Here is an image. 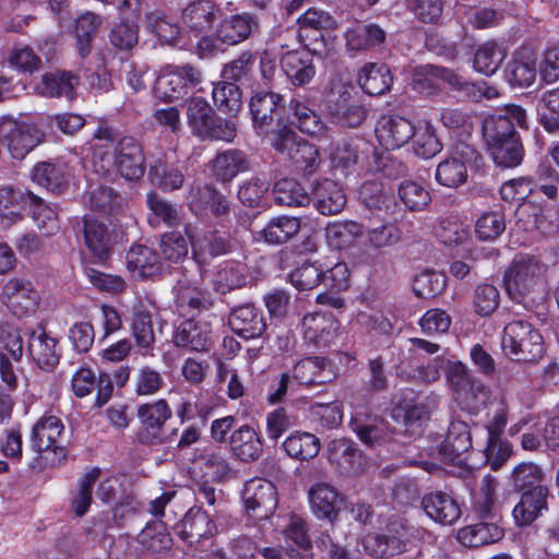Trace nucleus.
Listing matches in <instances>:
<instances>
[{
	"label": "nucleus",
	"instance_id": "1",
	"mask_svg": "<svg viewBox=\"0 0 559 559\" xmlns=\"http://www.w3.org/2000/svg\"><path fill=\"white\" fill-rule=\"evenodd\" d=\"M127 180H138L145 171V157L142 146L132 138H123L114 144L111 132L99 128L91 143L90 152L83 158V168L90 176L104 177L112 168Z\"/></svg>",
	"mask_w": 559,
	"mask_h": 559
},
{
	"label": "nucleus",
	"instance_id": "2",
	"mask_svg": "<svg viewBox=\"0 0 559 559\" xmlns=\"http://www.w3.org/2000/svg\"><path fill=\"white\" fill-rule=\"evenodd\" d=\"M546 265L533 255H518L504 273V287L511 299L532 307L546 299Z\"/></svg>",
	"mask_w": 559,
	"mask_h": 559
},
{
	"label": "nucleus",
	"instance_id": "3",
	"mask_svg": "<svg viewBox=\"0 0 559 559\" xmlns=\"http://www.w3.org/2000/svg\"><path fill=\"white\" fill-rule=\"evenodd\" d=\"M501 348L507 357L518 361H537L546 353L543 335L524 320H513L504 326Z\"/></svg>",
	"mask_w": 559,
	"mask_h": 559
},
{
	"label": "nucleus",
	"instance_id": "4",
	"mask_svg": "<svg viewBox=\"0 0 559 559\" xmlns=\"http://www.w3.org/2000/svg\"><path fill=\"white\" fill-rule=\"evenodd\" d=\"M447 381L453 400L463 411L477 413L489 400V388L473 378L460 360L448 362Z\"/></svg>",
	"mask_w": 559,
	"mask_h": 559
},
{
	"label": "nucleus",
	"instance_id": "5",
	"mask_svg": "<svg viewBox=\"0 0 559 559\" xmlns=\"http://www.w3.org/2000/svg\"><path fill=\"white\" fill-rule=\"evenodd\" d=\"M202 82L201 71L190 63L164 66L154 85V94L165 102L185 97Z\"/></svg>",
	"mask_w": 559,
	"mask_h": 559
},
{
	"label": "nucleus",
	"instance_id": "6",
	"mask_svg": "<svg viewBox=\"0 0 559 559\" xmlns=\"http://www.w3.org/2000/svg\"><path fill=\"white\" fill-rule=\"evenodd\" d=\"M29 442L37 454H49L50 464L60 463L67 456L64 425L55 415H44L33 426Z\"/></svg>",
	"mask_w": 559,
	"mask_h": 559
},
{
	"label": "nucleus",
	"instance_id": "7",
	"mask_svg": "<svg viewBox=\"0 0 559 559\" xmlns=\"http://www.w3.org/2000/svg\"><path fill=\"white\" fill-rule=\"evenodd\" d=\"M0 301L15 317H27L36 311L40 296L29 280L11 277L2 286Z\"/></svg>",
	"mask_w": 559,
	"mask_h": 559
},
{
	"label": "nucleus",
	"instance_id": "8",
	"mask_svg": "<svg viewBox=\"0 0 559 559\" xmlns=\"http://www.w3.org/2000/svg\"><path fill=\"white\" fill-rule=\"evenodd\" d=\"M273 147L290 159L305 173H312L319 162L317 147L298 136L287 127L276 131L272 140Z\"/></svg>",
	"mask_w": 559,
	"mask_h": 559
},
{
	"label": "nucleus",
	"instance_id": "9",
	"mask_svg": "<svg viewBox=\"0 0 559 559\" xmlns=\"http://www.w3.org/2000/svg\"><path fill=\"white\" fill-rule=\"evenodd\" d=\"M281 95L272 92L257 93L250 102V112L253 127L260 133H267L275 127L283 129L285 126V107Z\"/></svg>",
	"mask_w": 559,
	"mask_h": 559
},
{
	"label": "nucleus",
	"instance_id": "10",
	"mask_svg": "<svg viewBox=\"0 0 559 559\" xmlns=\"http://www.w3.org/2000/svg\"><path fill=\"white\" fill-rule=\"evenodd\" d=\"M515 127L526 128V111L516 105H508L497 114L484 120V138L487 141H502L511 136H519Z\"/></svg>",
	"mask_w": 559,
	"mask_h": 559
},
{
	"label": "nucleus",
	"instance_id": "11",
	"mask_svg": "<svg viewBox=\"0 0 559 559\" xmlns=\"http://www.w3.org/2000/svg\"><path fill=\"white\" fill-rule=\"evenodd\" d=\"M242 500L248 512L263 519L272 514L277 507V492L272 481L264 478H253L246 483Z\"/></svg>",
	"mask_w": 559,
	"mask_h": 559
},
{
	"label": "nucleus",
	"instance_id": "12",
	"mask_svg": "<svg viewBox=\"0 0 559 559\" xmlns=\"http://www.w3.org/2000/svg\"><path fill=\"white\" fill-rule=\"evenodd\" d=\"M414 120L402 116H383L376 126V138L384 150H396L414 136Z\"/></svg>",
	"mask_w": 559,
	"mask_h": 559
},
{
	"label": "nucleus",
	"instance_id": "13",
	"mask_svg": "<svg viewBox=\"0 0 559 559\" xmlns=\"http://www.w3.org/2000/svg\"><path fill=\"white\" fill-rule=\"evenodd\" d=\"M474 151L465 144L456 146L455 151L439 163L436 169V180L448 188H457L465 183L468 177L467 163Z\"/></svg>",
	"mask_w": 559,
	"mask_h": 559
},
{
	"label": "nucleus",
	"instance_id": "14",
	"mask_svg": "<svg viewBox=\"0 0 559 559\" xmlns=\"http://www.w3.org/2000/svg\"><path fill=\"white\" fill-rule=\"evenodd\" d=\"M301 328L308 343L317 348H325L335 342L340 323L331 314L313 312L304 317Z\"/></svg>",
	"mask_w": 559,
	"mask_h": 559
},
{
	"label": "nucleus",
	"instance_id": "15",
	"mask_svg": "<svg viewBox=\"0 0 559 559\" xmlns=\"http://www.w3.org/2000/svg\"><path fill=\"white\" fill-rule=\"evenodd\" d=\"M173 341L177 347L191 352H205L213 344V330L209 321L186 320L175 330Z\"/></svg>",
	"mask_w": 559,
	"mask_h": 559
},
{
	"label": "nucleus",
	"instance_id": "16",
	"mask_svg": "<svg viewBox=\"0 0 559 559\" xmlns=\"http://www.w3.org/2000/svg\"><path fill=\"white\" fill-rule=\"evenodd\" d=\"M508 421V407L502 401L490 415L486 424L488 443L486 456L492 468H498L509 454L508 444L500 443V436Z\"/></svg>",
	"mask_w": 559,
	"mask_h": 559
},
{
	"label": "nucleus",
	"instance_id": "17",
	"mask_svg": "<svg viewBox=\"0 0 559 559\" xmlns=\"http://www.w3.org/2000/svg\"><path fill=\"white\" fill-rule=\"evenodd\" d=\"M127 270L133 278H155L162 272V262L154 249L144 245L132 246L126 255Z\"/></svg>",
	"mask_w": 559,
	"mask_h": 559
},
{
	"label": "nucleus",
	"instance_id": "18",
	"mask_svg": "<svg viewBox=\"0 0 559 559\" xmlns=\"http://www.w3.org/2000/svg\"><path fill=\"white\" fill-rule=\"evenodd\" d=\"M215 533L216 525L210 515L201 510L189 511L181 522V537L190 545L205 548L211 544Z\"/></svg>",
	"mask_w": 559,
	"mask_h": 559
},
{
	"label": "nucleus",
	"instance_id": "19",
	"mask_svg": "<svg viewBox=\"0 0 559 559\" xmlns=\"http://www.w3.org/2000/svg\"><path fill=\"white\" fill-rule=\"evenodd\" d=\"M259 27L260 22L257 16L249 13L235 14L219 23L217 36L221 44L233 46L248 39Z\"/></svg>",
	"mask_w": 559,
	"mask_h": 559
},
{
	"label": "nucleus",
	"instance_id": "20",
	"mask_svg": "<svg viewBox=\"0 0 559 559\" xmlns=\"http://www.w3.org/2000/svg\"><path fill=\"white\" fill-rule=\"evenodd\" d=\"M292 377L296 384L300 386L331 382L336 377V373L332 365L324 358L309 357L294 365Z\"/></svg>",
	"mask_w": 559,
	"mask_h": 559
},
{
	"label": "nucleus",
	"instance_id": "21",
	"mask_svg": "<svg viewBox=\"0 0 559 559\" xmlns=\"http://www.w3.org/2000/svg\"><path fill=\"white\" fill-rule=\"evenodd\" d=\"M281 67L292 84L302 86L316 75L313 56L307 49L288 51L281 59Z\"/></svg>",
	"mask_w": 559,
	"mask_h": 559
},
{
	"label": "nucleus",
	"instance_id": "22",
	"mask_svg": "<svg viewBox=\"0 0 559 559\" xmlns=\"http://www.w3.org/2000/svg\"><path fill=\"white\" fill-rule=\"evenodd\" d=\"M426 514L442 525H452L461 516V508L453 497L435 491L426 495L421 501Z\"/></svg>",
	"mask_w": 559,
	"mask_h": 559
},
{
	"label": "nucleus",
	"instance_id": "23",
	"mask_svg": "<svg viewBox=\"0 0 559 559\" xmlns=\"http://www.w3.org/2000/svg\"><path fill=\"white\" fill-rule=\"evenodd\" d=\"M188 204L198 215L210 211L216 216H223L229 211L228 200L210 186H193L188 194Z\"/></svg>",
	"mask_w": 559,
	"mask_h": 559
},
{
	"label": "nucleus",
	"instance_id": "24",
	"mask_svg": "<svg viewBox=\"0 0 559 559\" xmlns=\"http://www.w3.org/2000/svg\"><path fill=\"white\" fill-rule=\"evenodd\" d=\"M228 322L231 330L243 338L259 337L266 328L262 313L253 305L235 308Z\"/></svg>",
	"mask_w": 559,
	"mask_h": 559
},
{
	"label": "nucleus",
	"instance_id": "25",
	"mask_svg": "<svg viewBox=\"0 0 559 559\" xmlns=\"http://www.w3.org/2000/svg\"><path fill=\"white\" fill-rule=\"evenodd\" d=\"M186 234L190 239L193 258L199 264L205 263L210 258L227 252L228 245L226 240L215 233L198 231L187 226Z\"/></svg>",
	"mask_w": 559,
	"mask_h": 559
},
{
	"label": "nucleus",
	"instance_id": "26",
	"mask_svg": "<svg viewBox=\"0 0 559 559\" xmlns=\"http://www.w3.org/2000/svg\"><path fill=\"white\" fill-rule=\"evenodd\" d=\"M547 497L548 489L544 486H536L525 491L512 512L516 524L520 526L532 524L544 510H547Z\"/></svg>",
	"mask_w": 559,
	"mask_h": 559
},
{
	"label": "nucleus",
	"instance_id": "27",
	"mask_svg": "<svg viewBox=\"0 0 559 559\" xmlns=\"http://www.w3.org/2000/svg\"><path fill=\"white\" fill-rule=\"evenodd\" d=\"M309 502L313 514L333 522L340 511L341 497L337 490L325 483L313 485L309 490Z\"/></svg>",
	"mask_w": 559,
	"mask_h": 559
},
{
	"label": "nucleus",
	"instance_id": "28",
	"mask_svg": "<svg viewBox=\"0 0 559 559\" xmlns=\"http://www.w3.org/2000/svg\"><path fill=\"white\" fill-rule=\"evenodd\" d=\"M316 209L323 215H336L346 204L343 188L335 181L324 179L316 185L312 191Z\"/></svg>",
	"mask_w": 559,
	"mask_h": 559
},
{
	"label": "nucleus",
	"instance_id": "29",
	"mask_svg": "<svg viewBox=\"0 0 559 559\" xmlns=\"http://www.w3.org/2000/svg\"><path fill=\"white\" fill-rule=\"evenodd\" d=\"M56 346V338L48 335L43 328L34 330L29 335L28 352L44 370H51L58 365L59 354Z\"/></svg>",
	"mask_w": 559,
	"mask_h": 559
},
{
	"label": "nucleus",
	"instance_id": "30",
	"mask_svg": "<svg viewBox=\"0 0 559 559\" xmlns=\"http://www.w3.org/2000/svg\"><path fill=\"white\" fill-rule=\"evenodd\" d=\"M230 450L242 462L257 461L263 451V443L258 432L243 425L236 429L229 439Z\"/></svg>",
	"mask_w": 559,
	"mask_h": 559
},
{
	"label": "nucleus",
	"instance_id": "31",
	"mask_svg": "<svg viewBox=\"0 0 559 559\" xmlns=\"http://www.w3.org/2000/svg\"><path fill=\"white\" fill-rule=\"evenodd\" d=\"M471 448V433L466 424L453 423L441 447L443 460L451 464H461L465 461V454Z\"/></svg>",
	"mask_w": 559,
	"mask_h": 559
},
{
	"label": "nucleus",
	"instance_id": "32",
	"mask_svg": "<svg viewBox=\"0 0 559 559\" xmlns=\"http://www.w3.org/2000/svg\"><path fill=\"white\" fill-rule=\"evenodd\" d=\"M507 56V48L502 43L496 40L484 41L475 49L473 68L475 71L490 76L498 71Z\"/></svg>",
	"mask_w": 559,
	"mask_h": 559
},
{
	"label": "nucleus",
	"instance_id": "33",
	"mask_svg": "<svg viewBox=\"0 0 559 559\" xmlns=\"http://www.w3.org/2000/svg\"><path fill=\"white\" fill-rule=\"evenodd\" d=\"M32 192H24L11 186L0 187V216L8 224L22 219L27 206L32 203Z\"/></svg>",
	"mask_w": 559,
	"mask_h": 559
},
{
	"label": "nucleus",
	"instance_id": "34",
	"mask_svg": "<svg viewBox=\"0 0 559 559\" xmlns=\"http://www.w3.org/2000/svg\"><path fill=\"white\" fill-rule=\"evenodd\" d=\"M218 9L212 0L191 1L181 14L182 23L191 31L202 32L212 26Z\"/></svg>",
	"mask_w": 559,
	"mask_h": 559
},
{
	"label": "nucleus",
	"instance_id": "35",
	"mask_svg": "<svg viewBox=\"0 0 559 559\" xmlns=\"http://www.w3.org/2000/svg\"><path fill=\"white\" fill-rule=\"evenodd\" d=\"M346 46L353 51L369 50L385 39L384 31L377 24L356 23L345 34Z\"/></svg>",
	"mask_w": 559,
	"mask_h": 559
},
{
	"label": "nucleus",
	"instance_id": "36",
	"mask_svg": "<svg viewBox=\"0 0 559 559\" xmlns=\"http://www.w3.org/2000/svg\"><path fill=\"white\" fill-rule=\"evenodd\" d=\"M78 84L79 78L71 72L45 73L35 85V91L45 97H70Z\"/></svg>",
	"mask_w": 559,
	"mask_h": 559
},
{
	"label": "nucleus",
	"instance_id": "37",
	"mask_svg": "<svg viewBox=\"0 0 559 559\" xmlns=\"http://www.w3.org/2000/svg\"><path fill=\"white\" fill-rule=\"evenodd\" d=\"M300 230V221L294 216L281 215L273 217L259 233V239L269 245H281Z\"/></svg>",
	"mask_w": 559,
	"mask_h": 559
},
{
	"label": "nucleus",
	"instance_id": "38",
	"mask_svg": "<svg viewBox=\"0 0 559 559\" xmlns=\"http://www.w3.org/2000/svg\"><path fill=\"white\" fill-rule=\"evenodd\" d=\"M503 537V530L496 523L480 522L461 528L457 540L466 547H480L492 544Z\"/></svg>",
	"mask_w": 559,
	"mask_h": 559
},
{
	"label": "nucleus",
	"instance_id": "39",
	"mask_svg": "<svg viewBox=\"0 0 559 559\" xmlns=\"http://www.w3.org/2000/svg\"><path fill=\"white\" fill-rule=\"evenodd\" d=\"M414 126V136L411 140L415 154L423 158L433 157L441 151L442 145L432 123L427 119H416Z\"/></svg>",
	"mask_w": 559,
	"mask_h": 559
},
{
	"label": "nucleus",
	"instance_id": "40",
	"mask_svg": "<svg viewBox=\"0 0 559 559\" xmlns=\"http://www.w3.org/2000/svg\"><path fill=\"white\" fill-rule=\"evenodd\" d=\"M358 82L365 93L381 95L390 88L392 76L386 66L368 63L360 70Z\"/></svg>",
	"mask_w": 559,
	"mask_h": 559
},
{
	"label": "nucleus",
	"instance_id": "41",
	"mask_svg": "<svg viewBox=\"0 0 559 559\" xmlns=\"http://www.w3.org/2000/svg\"><path fill=\"white\" fill-rule=\"evenodd\" d=\"M362 235V226L354 221H336L325 227L328 243L338 250L352 247L355 240Z\"/></svg>",
	"mask_w": 559,
	"mask_h": 559
},
{
	"label": "nucleus",
	"instance_id": "42",
	"mask_svg": "<svg viewBox=\"0 0 559 559\" xmlns=\"http://www.w3.org/2000/svg\"><path fill=\"white\" fill-rule=\"evenodd\" d=\"M248 164L245 155L236 150H227L217 156L212 162V171L214 176L221 181H230L238 174L245 171Z\"/></svg>",
	"mask_w": 559,
	"mask_h": 559
},
{
	"label": "nucleus",
	"instance_id": "43",
	"mask_svg": "<svg viewBox=\"0 0 559 559\" xmlns=\"http://www.w3.org/2000/svg\"><path fill=\"white\" fill-rule=\"evenodd\" d=\"M187 122L191 132L202 139L207 134L215 114L211 105L202 97H192L187 104Z\"/></svg>",
	"mask_w": 559,
	"mask_h": 559
},
{
	"label": "nucleus",
	"instance_id": "44",
	"mask_svg": "<svg viewBox=\"0 0 559 559\" xmlns=\"http://www.w3.org/2000/svg\"><path fill=\"white\" fill-rule=\"evenodd\" d=\"M287 455L296 460H310L320 451L319 439L310 432L295 431L283 442Z\"/></svg>",
	"mask_w": 559,
	"mask_h": 559
},
{
	"label": "nucleus",
	"instance_id": "45",
	"mask_svg": "<svg viewBox=\"0 0 559 559\" xmlns=\"http://www.w3.org/2000/svg\"><path fill=\"white\" fill-rule=\"evenodd\" d=\"M495 163L503 167H515L523 159V146L519 136H511L502 141L486 142Z\"/></svg>",
	"mask_w": 559,
	"mask_h": 559
},
{
	"label": "nucleus",
	"instance_id": "46",
	"mask_svg": "<svg viewBox=\"0 0 559 559\" xmlns=\"http://www.w3.org/2000/svg\"><path fill=\"white\" fill-rule=\"evenodd\" d=\"M85 242L90 251L99 260L108 257L111 248V238L105 225L97 219H84Z\"/></svg>",
	"mask_w": 559,
	"mask_h": 559
},
{
	"label": "nucleus",
	"instance_id": "47",
	"mask_svg": "<svg viewBox=\"0 0 559 559\" xmlns=\"http://www.w3.org/2000/svg\"><path fill=\"white\" fill-rule=\"evenodd\" d=\"M497 488L498 481L493 476L488 474L481 477L473 497L475 511L481 519L493 518Z\"/></svg>",
	"mask_w": 559,
	"mask_h": 559
},
{
	"label": "nucleus",
	"instance_id": "48",
	"mask_svg": "<svg viewBox=\"0 0 559 559\" xmlns=\"http://www.w3.org/2000/svg\"><path fill=\"white\" fill-rule=\"evenodd\" d=\"M32 179L38 186L55 193L62 192L68 185L63 167L46 162L39 163L33 168Z\"/></svg>",
	"mask_w": 559,
	"mask_h": 559
},
{
	"label": "nucleus",
	"instance_id": "49",
	"mask_svg": "<svg viewBox=\"0 0 559 559\" xmlns=\"http://www.w3.org/2000/svg\"><path fill=\"white\" fill-rule=\"evenodd\" d=\"M100 476L99 468H92L79 481L76 489L71 492V509L78 516H83L90 509L92 493Z\"/></svg>",
	"mask_w": 559,
	"mask_h": 559
},
{
	"label": "nucleus",
	"instance_id": "50",
	"mask_svg": "<svg viewBox=\"0 0 559 559\" xmlns=\"http://www.w3.org/2000/svg\"><path fill=\"white\" fill-rule=\"evenodd\" d=\"M245 281V266L238 262L223 263L212 278L214 289L221 294L240 288Z\"/></svg>",
	"mask_w": 559,
	"mask_h": 559
},
{
	"label": "nucleus",
	"instance_id": "51",
	"mask_svg": "<svg viewBox=\"0 0 559 559\" xmlns=\"http://www.w3.org/2000/svg\"><path fill=\"white\" fill-rule=\"evenodd\" d=\"M177 301L181 307L200 309L209 302V294L198 280H180L176 286Z\"/></svg>",
	"mask_w": 559,
	"mask_h": 559
},
{
	"label": "nucleus",
	"instance_id": "52",
	"mask_svg": "<svg viewBox=\"0 0 559 559\" xmlns=\"http://www.w3.org/2000/svg\"><path fill=\"white\" fill-rule=\"evenodd\" d=\"M349 96L347 90L342 94V100L330 106L329 114L334 122L348 128H357L366 118V110L359 104H346Z\"/></svg>",
	"mask_w": 559,
	"mask_h": 559
},
{
	"label": "nucleus",
	"instance_id": "53",
	"mask_svg": "<svg viewBox=\"0 0 559 559\" xmlns=\"http://www.w3.org/2000/svg\"><path fill=\"white\" fill-rule=\"evenodd\" d=\"M212 97L217 108L229 116H236L242 108L241 92L234 83H216L213 86Z\"/></svg>",
	"mask_w": 559,
	"mask_h": 559
},
{
	"label": "nucleus",
	"instance_id": "54",
	"mask_svg": "<svg viewBox=\"0 0 559 559\" xmlns=\"http://www.w3.org/2000/svg\"><path fill=\"white\" fill-rule=\"evenodd\" d=\"M329 460L346 471H355L360 465L361 453L352 441L346 439L332 440L328 448Z\"/></svg>",
	"mask_w": 559,
	"mask_h": 559
},
{
	"label": "nucleus",
	"instance_id": "55",
	"mask_svg": "<svg viewBox=\"0 0 559 559\" xmlns=\"http://www.w3.org/2000/svg\"><path fill=\"white\" fill-rule=\"evenodd\" d=\"M290 106L294 109L297 127L302 133L318 139L326 135L328 127L313 110L298 100H293Z\"/></svg>",
	"mask_w": 559,
	"mask_h": 559
},
{
	"label": "nucleus",
	"instance_id": "56",
	"mask_svg": "<svg viewBox=\"0 0 559 559\" xmlns=\"http://www.w3.org/2000/svg\"><path fill=\"white\" fill-rule=\"evenodd\" d=\"M276 203L287 206H305L310 203L311 198L305 189L294 179H282L273 189Z\"/></svg>",
	"mask_w": 559,
	"mask_h": 559
},
{
	"label": "nucleus",
	"instance_id": "57",
	"mask_svg": "<svg viewBox=\"0 0 559 559\" xmlns=\"http://www.w3.org/2000/svg\"><path fill=\"white\" fill-rule=\"evenodd\" d=\"M537 112L540 123L548 132L559 131V87L542 94Z\"/></svg>",
	"mask_w": 559,
	"mask_h": 559
},
{
	"label": "nucleus",
	"instance_id": "58",
	"mask_svg": "<svg viewBox=\"0 0 559 559\" xmlns=\"http://www.w3.org/2000/svg\"><path fill=\"white\" fill-rule=\"evenodd\" d=\"M329 158L335 169L349 170L358 162V146L353 140L341 139L335 141L330 147Z\"/></svg>",
	"mask_w": 559,
	"mask_h": 559
},
{
	"label": "nucleus",
	"instance_id": "59",
	"mask_svg": "<svg viewBox=\"0 0 559 559\" xmlns=\"http://www.w3.org/2000/svg\"><path fill=\"white\" fill-rule=\"evenodd\" d=\"M429 409L423 403L397 405L392 413V417L399 421L403 419L405 432L415 435L420 432L421 424L428 418Z\"/></svg>",
	"mask_w": 559,
	"mask_h": 559
},
{
	"label": "nucleus",
	"instance_id": "60",
	"mask_svg": "<svg viewBox=\"0 0 559 559\" xmlns=\"http://www.w3.org/2000/svg\"><path fill=\"white\" fill-rule=\"evenodd\" d=\"M151 180L165 191L179 189L185 176L179 167L158 160L150 169Z\"/></svg>",
	"mask_w": 559,
	"mask_h": 559
},
{
	"label": "nucleus",
	"instance_id": "61",
	"mask_svg": "<svg viewBox=\"0 0 559 559\" xmlns=\"http://www.w3.org/2000/svg\"><path fill=\"white\" fill-rule=\"evenodd\" d=\"M189 243L190 239L178 231L166 233L160 238V254L168 262L180 263L188 257Z\"/></svg>",
	"mask_w": 559,
	"mask_h": 559
},
{
	"label": "nucleus",
	"instance_id": "62",
	"mask_svg": "<svg viewBox=\"0 0 559 559\" xmlns=\"http://www.w3.org/2000/svg\"><path fill=\"white\" fill-rule=\"evenodd\" d=\"M147 204L152 212L150 223L155 225L163 222L167 226H175L181 221V212L179 207L173 205L158 195L151 193L147 195Z\"/></svg>",
	"mask_w": 559,
	"mask_h": 559
},
{
	"label": "nucleus",
	"instance_id": "63",
	"mask_svg": "<svg viewBox=\"0 0 559 559\" xmlns=\"http://www.w3.org/2000/svg\"><path fill=\"white\" fill-rule=\"evenodd\" d=\"M353 322L372 340L382 336L386 337L392 331L391 322L380 312L360 311Z\"/></svg>",
	"mask_w": 559,
	"mask_h": 559
},
{
	"label": "nucleus",
	"instance_id": "64",
	"mask_svg": "<svg viewBox=\"0 0 559 559\" xmlns=\"http://www.w3.org/2000/svg\"><path fill=\"white\" fill-rule=\"evenodd\" d=\"M29 207L33 211V219L37 227L46 236L53 235L59 229V221L56 210L34 194Z\"/></svg>",
	"mask_w": 559,
	"mask_h": 559
}]
</instances>
